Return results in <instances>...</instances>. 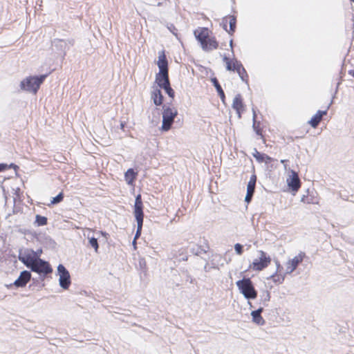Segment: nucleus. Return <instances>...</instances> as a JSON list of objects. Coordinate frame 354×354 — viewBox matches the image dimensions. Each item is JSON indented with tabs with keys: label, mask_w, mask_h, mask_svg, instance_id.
I'll return each instance as SVG.
<instances>
[{
	"label": "nucleus",
	"mask_w": 354,
	"mask_h": 354,
	"mask_svg": "<svg viewBox=\"0 0 354 354\" xmlns=\"http://www.w3.org/2000/svg\"><path fill=\"white\" fill-rule=\"evenodd\" d=\"M240 292L246 299H254L257 297V291L255 290L252 280L250 278H245L239 280L236 282Z\"/></svg>",
	"instance_id": "2"
},
{
	"label": "nucleus",
	"mask_w": 354,
	"mask_h": 354,
	"mask_svg": "<svg viewBox=\"0 0 354 354\" xmlns=\"http://www.w3.org/2000/svg\"><path fill=\"white\" fill-rule=\"evenodd\" d=\"M237 73L239 74L240 78L243 81L247 82H248V74L245 68L241 69V71H238Z\"/></svg>",
	"instance_id": "34"
},
{
	"label": "nucleus",
	"mask_w": 354,
	"mask_h": 354,
	"mask_svg": "<svg viewBox=\"0 0 354 354\" xmlns=\"http://www.w3.org/2000/svg\"><path fill=\"white\" fill-rule=\"evenodd\" d=\"M178 115V111L175 108L163 106L162 122L161 129L163 131H169L174 122V118Z\"/></svg>",
	"instance_id": "4"
},
{
	"label": "nucleus",
	"mask_w": 354,
	"mask_h": 354,
	"mask_svg": "<svg viewBox=\"0 0 354 354\" xmlns=\"http://www.w3.org/2000/svg\"><path fill=\"white\" fill-rule=\"evenodd\" d=\"M31 271L37 272L43 277L53 272V269L49 263L43 259H38L35 261L32 266L29 268Z\"/></svg>",
	"instance_id": "5"
},
{
	"label": "nucleus",
	"mask_w": 354,
	"mask_h": 354,
	"mask_svg": "<svg viewBox=\"0 0 354 354\" xmlns=\"http://www.w3.org/2000/svg\"><path fill=\"white\" fill-rule=\"evenodd\" d=\"M31 273L28 270H24L21 272L19 277L14 281L13 283H10L8 287H10L12 285L17 288H23L26 286L28 282L30 280Z\"/></svg>",
	"instance_id": "10"
},
{
	"label": "nucleus",
	"mask_w": 354,
	"mask_h": 354,
	"mask_svg": "<svg viewBox=\"0 0 354 354\" xmlns=\"http://www.w3.org/2000/svg\"><path fill=\"white\" fill-rule=\"evenodd\" d=\"M48 219L46 216H43L39 214H37L35 216V223H37V226H44L47 224Z\"/></svg>",
	"instance_id": "27"
},
{
	"label": "nucleus",
	"mask_w": 354,
	"mask_h": 354,
	"mask_svg": "<svg viewBox=\"0 0 354 354\" xmlns=\"http://www.w3.org/2000/svg\"><path fill=\"white\" fill-rule=\"evenodd\" d=\"M18 259L28 268H30L36 261L34 256V250L28 248L20 249L19 250Z\"/></svg>",
	"instance_id": "7"
},
{
	"label": "nucleus",
	"mask_w": 354,
	"mask_h": 354,
	"mask_svg": "<svg viewBox=\"0 0 354 354\" xmlns=\"http://www.w3.org/2000/svg\"><path fill=\"white\" fill-rule=\"evenodd\" d=\"M229 25L230 29L227 32L232 35L235 32L236 27V18L235 16L229 15Z\"/></svg>",
	"instance_id": "25"
},
{
	"label": "nucleus",
	"mask_w": 354,
	"mask_h": 354,
	"mask_svg": "<svg viewBox=\"0 0 354 354\" xmlns=\"http://www.w3.org/2000/svg\"><path fill=\"white\" fill-rule=\"evenodd\" d=\"M8 169V166L5 163H0V172Z\"/></svg>",
	"instance_id": "44"
},
{
	"label": "nucleus",
	"mask_w": 354,
	"mask_h": 354,
	"mask_svg": "<svg viewBox=\"0 0 354 354\" xmlns=\"http://www.w3.org/2000/svg\"><path fill=\"white\" fill-rule=\"evenodd\" d=\"M132 243H133V245H136V239H133V241ZM134 247L136 248V246H134Z\"/></svg>",
	"instance_id": "52"
},
{
	"label": "nucleus",
	"mask_w": 354,
	"mask_h": 354,
	"mask_svg": "<svg viewBox=\"0 0 354 354\" xmlns=\"http://www.w3.org/2000/svg\"><path fill=\"white\" fill-rule=\"evenodd\" d=\"M254 191H255V185H253L252 184H248L247 194L254 195Z\"/></svg>",
	"instance_id": "39"
},
{
	"label": "nucleus",
	"mask_w": 354,
	"mask_h": 354,
	"mask_svg": "<svg viewBox=\"0 0 354 354\" xmlns=\"http://www.w3.org/2000/svg\"><path fill=\"white\" fill-rule=\"evenodd\" d=\"M74 40L68 39L64 40L61 39H55L53 41V45L55 46L56 50L59 52L60 54H63L64 56L70 47L73 46Z\"/></svg>",
	"instance_id": "9"
},
{
	"label": "nucleus",
	"mask_w": 354,
	"mask_h": 354,
	"mask_svg": "<svg viewBox=\"0 0 354 354\" xmlns=\"http://www.w3.org/2000/svg\"><path fill=\"white\" fill-rule=\"evenodd\" d=\"M168 29L170 30V32L174 35H177L178 34V29L173 25V24H170L169 26H168Z\"/></svg>",
	"instance_id": "40"
},
{
	"label": "nucleus",
	"mask_w": 354,
	"mask_h": 354,
	"mask_svg": "<svg viewBox=\"0 0 354 354\" xmlns=\"http://www.w3.org/2000/svg\"><path fill=\"white\" fill-rule=\"evenodd\" d=\"M64 198V194L62 192H60L55 197L53 198V200L51 201V203L55 205L60 203L62 201Z\"/></svg>",
	"instance_id": "33"
},
{
	"label": "nucleus",
	"mask_w": 354,
	"mask_h": 354,
	"mask_svg": "<svg viewBox=\"0 0 354 354\" xmlns=\"http://www.w3.org/2000/svg\"><path fill=\"white\" fill-rule=\"evenodd\" d=\"M232 108L236 110L239 118H241V111L244 109V105L241 94L239 93L234 97L232 102Z\"/></svg>",
	"instance_id": "15"
},
{
	"label": "nucleus",
	"mask_w": 354,
	"mask_h": 354,
	"mask_svg": "<svg viewBox=\"0 0 354 354\" xmlns=\"http://www.w3.org/2000/svg\"><path fill=\"white\" fill-rule=\"evenodd\" d=\"M264 158L265 160L263 162H265L266 164H269L274 160L272 158L270 157L267 154L266 155V157H264Z\"/></svg>",
	"instance_id": "43"
},
{
	"label": "nucleus",
	"mask_w": 354,
	"mask_h": 354,
	"mask_svg": "<svg viewBox=\"0 0 354 354\" xmlns=\"http://www.w3.org/2000/svg\"><path fill=\"white\" fill-rule=\"evenodd\" d=\"M329 106H330V104H328V107H327V109L329 108Z\"/></svg>",
	"instance_id": "53"
},
{
	"label": "nucleus",
	"mask_w": 354,
	"mask_h": 354,
	"mask_svg": "<svg viewBox=\"0 0 354 354\" xmlns=\"http://www.w3.org/2000/svg\"><path fill=\"white\" fill-rule=\"evenodd\" d=\"M47 75L45 74L39 76H29L21 82L20 88L23 91L36 94Z\"/></svg>",
	"instance_id": "1"
},
{
	"label": "nucleus",
	"mask_w": 354,
	"mask_h": 354,
	"mask_svg": "<svg viewBox=\"0 0 354 354\" xmlns=\"http://www.w3.org/2000/svg\"><path fill=\"white\" fill-rule=\"evenodd\" d=\"M276 264H277V270L276 271V272L273 274H272L270 276V278L272 279V281L275 283H282L284 281V279H285V276L284 275H281V274H277V272L279 270V268H280V263L278 261H276Z\"/></svg>",
	"instance_id": "23"
},
{
	"label": "nucleus",
	"mask_w": 354,
	"mask_h": 354,
	"mask_svg": "<svg viewBox=\"0 0 354 354\" xmlns=\"http://www.w3.org/2000/svg\"><path fill=\"white\" fill-rule=\"evenodd\" d=\"M270 299V293L268 290L264 291L262 295H260V303L263 306H268V302Z\"/></svg>",
	"instance_id": "26"
},
{
	"label": "nucleus",
	"mask_w": 354,
	"mask_h": 354,
	"mask_svg": "<svg viewBox=\"0 0 354 354\" xmlns=\"http://www.w3.org/2000/svg\"><path fill=\"white\" fill-rule=\"evenodd\" d=\"M287 161H288L287 160H281V162L282 164H283V165H284V168H285V169H287V165H286Z\"/></svg>",
	"instance_id": "47"
},
{
	"label": "nucleus",
	"mask_w": 354,
	"mask_h": 354,
	"mask_svg": "<svg viewBox=\"0 0 354 354\" xmlns=\"http://www.w3.org/2000/svg\"><path fill=\"white\" fill-rule=\"evenodd\" d=\"M351 1H353V2H354V0H351Z\"/></svg>",
	"instance_id": "54"
},
{
	"label": "nucleus",
	"mask_w": 354,
	"mask_h": 354,
	"mask_svg": "<svg viewBox=\"0 0 354 354\" xmlns=\"http://www.w3.org/2000/svg\"><path fill=\"white\" fill-rule=\"evenodd\" d=\"M209 247L206 240H204L203 245H195L191 249L190 251L192 254L200 256L202 254H205L208 251Z\"/></svg>",
	"instance_id": "16"
},
{
	"label": "nucleus",
	"mask_w": 354,
	"mask_h": 354,
	"mask_svg": "<svg viewBox=\"0 0 354 354\" xmlns=\"http://www.w3.org/2000/svg\"><path fill=\"white\" fill-rule=\"evenodd\" d=\"M230 46L231 48L232 49V48H233V40L232 39H231L230 41Z\"/></svg>",
	"instance_id": "50"
},
{
	"label": "nucleus",
	"mask_w": 354,
	"mask_h": 354,
	"mask_svg": "<svg viewBox=\"0 0 354 354\" xmlns=\"http://www.w3.org/2000/svg\"><path fill=\"white\" fill-rule=\"evenodd\" d=\"M186 274H187V280H189V279H190V283H192V279L191 278V277L187 274V272H186Z\"/></svg>",
	"instance_id": "49"
},
{
	"label": "nucleus",
	"mask_w": 354,
	"mask_h": 354,
	"mask_svg": "<svg viewBox=\"0 0 354 354\" xmlns=\"http://www.w3.org/2000/svg\"><path fill=\"white\" fill-rule=\"evenodd\" d=\"M305 256L304 252H300L297 256L289 260L286 265V274L292 273L297 268L299 264L302 262Z\"/></svg>",
	"instance_id": "11"
},
{
	"label": "nucleus",
	"mask_w": 354,
	"mask_h": 354,
	"mask_svg": "<svg viewBox=\"0 0 354 354\" xmlns=\"http://www.w3.org/2000/svg\"><path fill=\"white\" fill-rule=\"evenodd\" d=\"M218 47V43L215 37H209L207 41L201 46L204 51L209 52L212 50L216 49Z\"/></svg>",
	"instance_id": "17"
},
{
	"label": "nucleus",
	"mask_w": 354,
	"mask_h": 354,
	"mask_svg": "<svg viewBox=\"0 0 354 354\" xmlns=\"http://www.w3.org/2000/svg\"><path fill=\"white\" fill-rule=\"evenodd\" d=\"M133 214L137 222V230L134 239H138L141 235L144 219L143 204L140 194L136 197Z\"/></svg>",
	"instance_id": "3"
},
{
	"label": "nucleus",
	"mask_w": 354,
	"mask_h": 354,
	"mask_svg": "<svg viewBox=\"0 0 354 354\" xmlns=\"http://www.w3.org/2000/svg\"><path fill=\"white\" fill-rule=\"evenodd\" d=\"M327 114V110L318 111L310 120L308 123L313 128H316L322 120V117Z\"/></svg>",
	"instance_id": "20"
},
{
	"label": "nucleus",
	"mask_w": 354,
	"mask_h": 354,
	"mask_svg": "<svg viewBox=\"0 0 354 354\" xmlns=\"http://www.w3.org/2000/svg\"><path fill=\"white\" fill-rule=\"evenodd\" d=\"M41 253H42L41 249L37 250V251H34V256H35L36 261L38 259H41L40 256H41Z\"/></svg>",
	"instance_id": "42"
},
{
	"label": "nucleus",
	"mask_w": 354,
	"mask_h": 354,
	"mask_svg": "<svg viewBox=\"0 0 354 354\" xmlns=\"http://www.w3.org/2000/svg\"><path fill=\"white\" fill-rule=\"evenodd\" d=\"M57 272L59 275V283L63 289H68L71 285V277L69 272L62 265L59 264L57 266Z\"/></svg>",
	"instance_id": "8"
},
{
	"label": "nucleus",
	"mask_w": 354,
	"mask_h": 354,
	"mask_svg": "<svg viewBox=\"0 0 354 354\" xmlns=\"http://www.w3.org/2000/svg\"><path fill=\"white\" fill-rule=\"evenodd\" d=\"M162 88H163L165 92L167 93V94L171 98H174V89L171 87L170 86V83L169 84H167L165 86H163Z\"/></svg>",
	"instance_id": "31"
},
{
	"label": "nucleus",
	"mask_w": 354,
	"mask_h": 354,
	"mask_svg": "<svg viewBox=\"0 0 354 354\" xmlns=\"http://www.w3.org/2000/svg\"><path fill=\"white\" fill-rule=\"evenodd\" d=\"M256 182H257V176L255 174H252L250 176V180L248 182V184H252L253 185L256 186Z\"/></svg>",
	"instance_id": "41"
},
{
	"label": "nucleus",
	"mask_w": 354,
	"mask_h": 354,
	"mask_svg": "<svg viewBox=\"0 0 354 354\" xmlns=\"http://www.w3.org/2000/svg\"><path fill=\"white\" fill-rule=\"evenodd\" d=\"M211 82H212L214 86L215 87V88H216V91L218 93V95H219L220 98L224 102V100H225V93H224V91H223L221 86L220 85L217 78L216 77L211 78Z\"/></svg>",
	"instance_id": "22"
},
{
	"label": "nucleus",
	"mask_w": 354,
	"mask_h": 354,
	"mask_svg": "<svg viewBox=\"0 0 354 354\" xmlns=\"http://www.w3.org/2000/svg\"><path fill=\"white\" fill-rule=\"evenodd\" d=\"M165 1L166 0H153L151 1L149 3L151 6H162Z\"/></svg>",
	"instance_id": "38"
},
{
	"label": "nucleus",
	"mask_w": 354,
	"mask_h": 354,
	"mask_svg": "<svg viewBox=\"0 0 354 354\" xmlns=\"http://www.w3.org/2000/svg\"><path fill=\"white\" fill-rule=\"evenodd\" d=\"M234 71H236V72L241 71V69L245 68L241 62L238 61L237 59L234 60Z\"/></svg>",
	"instance_id": "36"
},
{
	"label": "nucleus",
	"mask_w": 354,
	"mask_h": 354,
	"mask_svg": "<svg viewBox=\"0 0 354 354\" xmlns=\"http://www.w3.org/2000/svg\"><path fill=\"white\" fill-rule=\"evenodd\" d=\"M8 169L13 168V169H15V171H17V169H19V167L17 165H15L14 163L8 165Z\"/></svg>",
	"instance_id": "46"
},
{
	"label": "nucleus",
	"mask_w": 354,
	"mask_h": 354,
	"mask_svg": "<svg viewBox=\"0 0 354 354\" xmlns=\"http://www.w3.org/2000/svg\"><path fill=\"white\" fill-rule=\"evenodd\" d=\"M252 113H253V114H252L253 115H252V120H253L252 128L257 135L261 136L262 133H261V129L260 127V122H257L256 120L257 114H256V112L254 109H252Z\"/></svg>",
	"instance_id": "24"
},
{
	"label": "nucleus",
	"mask_w": 354,
	"mask_h": 354,
	"mask_svg": "<svg viewBox=\"0 0 354 354\" xmlns=\"http://www.w3.org/2000/svg\"><path fill=\"white\" fill-rule=\"evenodd\" d=\"M156 82L160 88H162L167 84H169L170 83L169 79V73L167 71H159L156 75Z\"/></svg>",
	"instance_id": "14"
},
{
	"label": "nucleus",
	"mask_w": 354,
	"mask_h": 354,
	"mask_svg": "<svg viewBox=\"0 0 354 354\" xmlns=\"http://www.w3.org/2000/svg\"><path fill=\"white\" fill-rule=\"evenodd\" d=\"M227 23H229V15L223 17L221 22V26L226 32L227 31Z\"/></svg>",
	"instance_id": "35"
},
{
	"label": "nucleus",
	"mask_w": 354,
	"mask_h": 354,
	"mask_svg": "<svg viewBox=\"0 0 354 354\" xmlns=\"http://www.w3.org/2000/svg\"><path fill=\"white\" fill-rule=\"evenodd\" d=\"M157 64L159 68V71L168 72V62L167 60L165 52L163 50L159 53L158 61Z\"/></svg>",
	"instance_id": "19"
},
{
	"label": "nucleus",
	"mask_w": 354,
	"mask_h": 354,
	"mask_svg": "<svg viewBox=\"0 0 354 354\" xmlns=\"http://www.w3.org/2000/svg\"><path fill=\"white\" fill-rule=\"evenodd\" d=\"M234 250L237 254L241 255L243 252V247L240 243H236L234 245Z\"/></svg>",
	"instance_id": "37"
},
{
	"label": "nucleus",
	"mask_w": 354,
	"mask_h": 354,
	"mask_svg": "<svg viewBox=\"0 0 354 354\" xmlns=\"http://www.w3.org/2000/svg\"><path fill=\"white\" fill-rule=\"evenodd\" d=\"M252 155L256 160L261 163L264 162V157H266V154L260 153L257 150V149H254V152L252 153Z\"/></svg>",
	"instance_id": "28"
},
{
	"label": "nucleus",
	"mask_w": 354,
	"mask_h": 354,
	"mask_svg": "<svg viewBox=\"0 0 354 354\" xmlns=\"http://www.w3.org/2000/svg\"><path fill=\"white\" fill-rule=\"evenodd\" d=\"M252 196L253 195L252 194H246V196L245 197V201L249 203L252 201Z\"/></svg>",
	"instance_id": "45"
},
{
	"label": "nucleus",
	"mask_w": 354,
	"mask_h": 354,
	"mask_svg": "<svg viewBox=\"0 0 354 354\" xmlns=\"http://www.w3.org/2000/svg\"><path fill=\"white\" fill-rule=\"evenodd\" d=\"M348 74L354 78V70H350Z\"/></svg>",
	"instance_id": "48"
},
{
	"label": "nucleus",
	"mask_w": 354,
	"mask_h": 354,
	"mask_svg": "<svg viewBox=\"0 0 354 354\" xmlns=\"http://www.w3.org/2000/svg\"><path fill=\"white\" fill-rule=\"evenodd\" d=\"M223 60L226 64V69L227 71H234V65L232 64L231 60L226 56H224Z\"/></svg>",
	"instance_id": "32"
},
{
	"label": "nucleus",
	"mask_w": 354,
	"mask_h": 354,
	"mask_svg": "<svg viewBox=\"0 0 354 354\" xmlns=\"http://www.w3.org/2000/svg\"><path fill=\"white\" fill-rule=\"evenodd\" d=\"M151 98L153 100V103L156 106H160L162 104L163 96L162 95L161 91L159 88H155L153 89L151 93Z\"/></svg>",
	"instance_id": "21"
},
{
	"label": "nucleus",
	"mask_w": 354,
	"mask_h": 354,
	"mask_svg": "<svg viewBox=\"0 0 354 354\" xmlns=\"http://www.w3.org/2000/svg\"><path fill=\"white\" fill-rule=\"evenodd\" d=\"M209 30L207 28H199L194 30V34L201 46L209 37Z\"/></svg>",
	"instance_id": "13"
},
{
	"label": "nucleus",
	"mask_w": 354,
	"mask_h": 354,
	"mask_svg": "<svg viewBox=\"0 0 354 354\" xmlns=\"http://www.w3.org/2000/svg\"><path fill=\"white\" fill-rule=\"evenodd\" d=\"M290 173L291 175L287 179V183L292 191L297 192L301 187V181L298 174L295 171L290 170Z\"/></svg>",
	"instance_id": "12"
},
{
	"label": "nucleus",
	"mask_w": 354,
	"mask_h": 354,
	"mask_svg": "<svg viewBox=\"0 0 354 354\" xmlns=\"http://www.w3.org/2000/svg\"><path fill=\"white\" fill-rule=\"evenodd\" d=\"M260 257L253 261L250 268L253 270L261 271L267 268L271 262V258L267 254L262 251H259Z\"/></svg>",
	"instance_id": "6"
},
{
	"label": "nucleus",
	"mask_w": 354,
	"mask_h": 354,
	"mask_svg": "<svg viewBox=\"0 0 354 354\" xmlns=\"http://www.w3.org/2000/svg\"><path fill=\"white\" fill-rule=\"evenodd\" d=\"M124 125H125V124H124V123L121 122V124H120V127H121V129H124Z\"/></svg>",
	"instance_id": "51"
},
{
	"label": "nucleus",
	"mask_w": 354,
	"mask_h": 354,
	"mask_svg": "<svg viewBox=\"0 0 354 354\" xmlns=\"http://www.w3.org/2000/svg\"><path fill=\"white\" fill-rule=\"evenodd\" d=\"M263 311V308L260 307L257 310L251 312L252 321L259 326H263L265 324V320L261 315Z\"/></svg>",
	"instance_id": "18"
},
{
	"label": "nucleus",
	"mask_w": 354,
	"mask_h": 354,
	"mask_svg": "<svg viewBox=\"0 0 354 354\" xmlns=\"http://www.w3.org/2000/svg\"><path fill=\"white\" fill-rule=\"evenodd\" d=\"M125 178L127 180L129 181V183L134 180L136 178V173L134 172L133 169H129L125 173Z\"/></svg>",
	"instance_id": "29"
},
{
	"label": "nucleus",
	"mask_w": 354,
	"mask_h": 354,
	"mask_svg": "<svg viewBox=\"0 0 354 354\" xmlns=\"http://www.w3.org/2000/svg\"><path fill=\"white\" fill-rule=\"evenodd\" d=\"M88 242H89V244L90 245L94 248L95 251L96 252H97L98 251V248H99V245H98V241H97V238H95L93 236L92 237H88Z\"/></svg>",
	"instance_id": "30"
}]
</instances>
